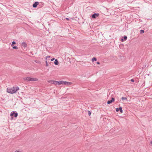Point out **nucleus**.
Returning a JSON list of instances; mask_svg holds the SVG:
<instances>
[{
	"label": "nucleus",
	"instance_id": "aec40b11",
	"mask_svg": "<svg viewBox=\"0 0 152 152\" xmlns=\"http://www.w3.org/2000/svg\"><path fill=\"white\" fill-rule=\"evenodd\" d=\"M130 80H131V81L133 82H134V80L132 79H131Z\"/></svg>",
	"mask_w": 152,
	"mask_h": 152
},
{
	"label": "nucleus",
	"instance_id": "6e6552de",
	"mask_svg": "<svg viewBox=\"0 0 152 152\" xmlns=\"http://www.w3.org/2000/svg\"><path fill=\"white\" fill-rule=\"evenodd\" d=\"M114 101V99L113 98H112V99L110 100H109L107 102L108 104H110L112 103Z\"/></svg>",
	"mask_w": 152,
	"mask_h": 152
},
{
	"label": "nucleus",
	"instance_id": "a211bd4d",
	"mask_svg": "<svg viewBox=\"0 0 152 152\" xmlns=\"http://www.w3.org/2000/svg\"><path fill=\"white\" fill-rule=\"evenodd\" d=\"M88 115H89L90 116L91 115V112L89 111H88Z\"/></svg>",
	"mask_w": 152,
	"mask_h": 152
},
{
	"label": "nucleus",
	"instance_id": "f3484780",
	"mask_svg": "<svg viewBox=\"0 0 152 152\" xmlns=\"http://www.w3.org/2000/svg\"><path fill=\"white\" fill-rule=\"evenodd\" d=\"M45 62H46V66H48V62H47V60L46 59V60Z\"/></svg>",
	"mask_w": 152,
	"mask_h": 152
},
{
	"label": "nucleus",
	"instance_id": "ddd939ff",
	"mask_svg": "<svg viewBox=\"0 0 152 152\" xmlns=\"http://www.w3.org/2000/svg\"><path fill=\"white\" fill-rule=\"evenodd\" d=\"M121 99L123 100H126L127 98L126 97H122L121 98Z\"/></svg>",
	"mask_w": 152,
	"mask_h": 152
},
{
	"label": "nucleus",
	"instance_id": "4468645a",
	"mask_svg": "<svg viewBox=\"0 0 152 152\" xmlns=\"http://www.w3.org/2000/svg\"><path fill=\"white\" fill-rule=\"evenodd\" d=\"M140 33L142 34L144 33V31L143 30H140Z\"/></svg>",
	"mask_w": 152,
	"mask_h": 152
},
{
	"label": "nucleus",
	"instance_id": "4be33fe9",
	"mask_svg": "<svg viewBox=\"0 0 152 152\" xmlns=\"http://www.w3.org/2000/svg\"><path fill=\"white\" fill-rule=\"evenodd\" d=\"M66 20H69V19L68 18H66Z\"/></svg>",
	"mask_w": 152,
	"mask_h": 152
},
{
	"label": "nucleus",
	"instance_id": "9b49d317",
	"mask_svg": "<svg viewBox=\"0 0 152 152\" xmlns=\"http://www.w3.org/2000/svg\"><path fill=\"white\" fill-rule=\"evenodd\" d=\"M54 63L56 65H58V60L57 59H55L54 62Z\"/></svg>",
	"mask_w": 152,
	"mask_h": 152
},
{
	"label": "nucleus",
	"instance_id": "393cba45",
	"mask_svg": "<svg viewBox=\"0 0 152 152\" xmlns=\"http://www.w3.org/2000/svg\"><path fill=\"white\" fill-rule=\"evenodd\" d=\"M151 144H152V141L151 142Z\"/></svg>",
	"mask_w": 152,
	"mask_h": 152
},
{
	"label": "nucleus",
	"instance_id": "0eeeda50",
	"mask_svg": "<svg viewBox=\"0 0 152 152\" xmlns=\"http://www.w3.org/2000/svg\"><path fill=\"white\" fill-rule=\"evenodd\" d=\"M116 110L117 112L120 110L121 113H123V110L121 107H120L119 108H117L116 109Z\"/></svg>",
	"mask_w": 152,
	"mask_h": 152
},
{
	"label": "nucleus",
	"instance_id": "f03ea898",
	"mask_svg": "<svg viewBox=\"0 0 152 152\" xmlns=\"http://www.w3.org/2000/svg\"><path fill=\"white\" fill-rule=\"evenodd\" d=\"M19 89L18 87L15 86H10L7 89V92L11 94H13L16 92Z\"/></svg>",
	"mask_w": 152,
	"mask_h": 152
},
{
	"label": "nucleus",
	"instance_id": "2eb2a0df",
	"mask_svg": "<svg viewBox=\"0 0 152 152\" xmlns=\"http://www.w3.org/2000/svg\"><path fill=\"white\" fill-rule=\"evenodd\" d=\"M12 48L14 49H18V47L16 46H13V47Z\"/></svg>",
	"mask_w": 152,
	"mask_h": 152
},
{
	"label": "nucleus",
	"instance_id": "39448f33",
	"mask_svg": "<svg viewBox=\"0 0 152 152\" xmlns=\"http://www.w3.org/2000/svg\"><path fill=\"white\" fill-rule=\"evenodd\" d=\"M10 115L11 116L14 115L15 117H17L18 116V113H15L14 112H12L10 114Z\"/></svg>",
	"mask_w": 152,
	"mask_h": 152
},
{
	"label": "nucleus",
	"instance_id": "dca6fc26",
	"mask_svg": "<svg viewBox=\"0 0 152 152\" xmlns=\"http://www.w3.org/2000/svg\"><path fill=\"white\" fill-rule=\"evenodd\" d=\"M16 44V42H15V41H13V42H12V45H11V46H12V45H14V44Z\"/></svg>",
	"mask_w": 152,
	"mask_h": 152
},
{
	"label": "nucleus",
	"instance_id": "423d86ee",
	"mask_svg": "<svg viewBox=\"0 0 152 152\" xmlns=\"http://www.w3.org/2000/svg\"><path fill=\"white\" fill-rule=\"evenodd\" d=\"M39 4V2L37 1L35 2L33 4V7L34 8H36L37 7V5Z\"/></svg>",
	"mask_w": 152,
	"mask_h": 152
},
{
	"label": "nucleus",
	"instance_id": "5701e85b",
	"mask_svg": "<svg viewBox=\"0 0 152 152\" xmlns=\"http://www.w3.org/2000/svg\"><path fill=\"white\" fill-rule=\"evenodd\" d=\"M97 64H100V63L99 62V61H97V62H96Z\"/></svg>",
	"mask_w": 152,
	"mask_h": 152
},
{
	"label": "nucleus",
	"instance_id": "9d476101",
	"mask_svg": "<svg viewBox=\"0 0 152 152\" xmlns=\"http://www.w3.org/2000/svg\"><path fill=\"white\" fill-rule=\"evenodd\" d=\"M127 37L126 36H124L122 38V39H121V42H123L124 41V40H126L127 39Z\"/></svg>",
	"mask_w": 152,
	"mask_h": 152
},
{
	"label": "nucleus",
	"instance_id": "412c9836",
	"mask_svg": "<svg viewBox=\"0 0 152 152\" xmlns=\"http://www.w3.org/2000/svg\"><path fill=\"white\" fill-rule=\"evenodd\" d=\"M54 59H55V58H53L51 59L50 60V61H53L54 60Z\"/></svg>",
	"mask_w": 152,
	"mask_h": 152
},
{
	"label": "nucleus",
	"instance_id": "b1692460",
	"mask_svg": "<svg viewBox=\"0 0 152 152\" xmlns=\"http://www.w3.org/2000/svg\"><path fill=\"white\" fill-rule=\"evenodd\" d=\"M14 152H20L19 151H16Z\"/></svg>",
	"mask_w": 152,
	"mask_h": 152
},
{
	"label": "nucleus",
	"instance_id": "7ed1b4c3",
	"mask_svg": "<svg viewBox=\"0 0 152 152\" xmlns=\"http://www.w3.org/2000/svg\"><path fill=\"white\" fill-rule=\"evenodd\" d=\"M23 79L25 81H34L38 80L37 79L34 77H26L24 78Z\"/></svg>",
	"mask_w": 152,
	"mask_h": 152
},
{
	"label": "nucleus",
	"instance_id": "1a4fd4ad",
	"mask_svg": "<svg viewBox=\"0 0 152 152\" xmlns=\"http://www.w3.org/2000/svg\"><path fill=\"white\" fill-rule=\"evenodd\" d=\"M21 45L22 46H23L24 48H26L27 47V45L26 42H23L22 43Z\"/></svg>",
	"mask_w": 152,
	"mask_h": 152
},
{
	"label": "nucleus",
	"instance_id": "6ab92c4d",
	"mask_svg": "<svg viewBox=\"0 0 152 152\" xmlns=\"http://www.w3.org/2000/svg\"><path fill=\"white\" fill-rule=\"evenodd\" d=\"M50 56H47L46 57V59L47 58H50Z\"/></svg>",
	"mask_w": 152,
	"mask_h": 152
},
{
	"label": "nucleus",
	"instance_id": "f8f14e48",
	"mask_svg": "<svg viewBox=\"0 0 152 152\" xmlns=\"http://www.w3.org/2000/svg\"><path fill=\"white\" fill-rule=\"evenodd\" d=\"M97 60L96 58L95 57H94L92 59V61H96Z\"/></svg>",
	"mask_w": 152,
	"mask_h": 152
},
{
	"label": "nucleus",
	"instance_id": "f257e3e1",
	"mask_svg": "<svg viewBox=\"0 0 152 152\" xmlns=\"http://www.w3.org/2000/svg\"><path fill=\"white\" fill-rule=\"evenodd\" d=\"M48 82L51 84H54L55 85H59L61 84L64 85H71L72 84V83L71 82H68L62 80L59 81L54 80H50Z\"/></svg>",
	"mask_w": 152,
	"mask_h": 152
},
{
	"label": "nucleus",
	"instance_id": "20e7f679",
	"mask_svg": "<svg viewBox=\"0 0 152 152\" xmlns=\"http://www.w3.org/2000/svg\"><path fill=\"white\" fill-rule=\"evenodd\" d=\"M99 15V13H94L92 15V17L93 18H96L97 17H98Z\"/></svg>",
	"mask_w": 152,
	"mask_h": 152
}]
</instances>
